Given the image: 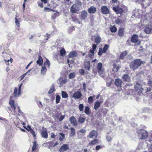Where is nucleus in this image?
Listing matches in <instances>:
<instances>
[{
  "label": "nucleus",
  "instance_id": "f257e3e1",
  "mask_svg": "<svg viewBox=\"0 0 152 152\" xmlns=\"http://www.w3.org/2000/svg\"><path fill=\"white\" fill-rule=\"evenodd\" d=\"M143 62L140 59H136L132 61L130 63V67L131 69L134 70L137 69L142 64H143Z\"/></svg>",
  "mask_w": 152,
  "mask_h": 152
},
{
  "label": "nucleus",
  "instance_id": "f03ea898",
  "mask_svg": "<svg viewBox=\"0 0 152 152\" xmlns=\"http://www.w3.org/2000/svg\"><path fill=\"white\" fill-rule=\"evenodd\" d=\"M148 136L147 132L143 129H140L139 131L138 136L140 139H144Z\"/></svg>",
  "mask_w": 152,
  "mask_h": 152
},
{
  "label": "nucleus",
  "instance_id": "7ed1b4c3",
  "mask_svg": "<svg viewBox=\"0 0 152 152\" xmlns=\"http://www.w3.org/2000/svg\"><path fill=\"white\" fill-rule=\"evenodd\" d=\"M140 82H136V84L134 86L135 90L136 91L138 92H141L142 91V90L143 89L142 88V85L141 84V80H140Z\"/></svg>",
  "mask_w": 152,
  "mask_h": 152
},
{
  "label": "nucleus",
  "instance_id": "20e7f679",
  "mask_svg": "<svg viewBox=\"0 0 152 152\" xmlns=\"http://www.w3.org/2000/svg\"><path fill=\"white\" fill-rule=\"evenodd\" d=\"M82 94L79 91H75L72 95V97L75 99H78L81 98Z\"/></svg>",
  "mask_w": 152,
  "mask_h": 152
},
{
  "label": "nucleus",
  "instance_id": "39448f33",
  "mask_svg": "<svg viewBox=\"0 0 152 152\" xmlns=\"http://www.w3.org/2000/svg\"><path fill=\"white\" fill-rule=\"evenodd\" d=\"M113 10L117 14H121L123 12V9L119 7H114Z\"/></svg>",
  "mask_w": 152,
  "mask_h": 152
},
{
  "label": "nucleus",
  "instance_id": "423d86ee",
  "mask_svg": "<svg viewBox=\"0 0 152 152\" xmlns=\"http://www.w3.org/2000/svg\"><path fill=\"white\" fill-rule=\"evenodd\" d=\"M98 135L97 132L96 131L93 130L91 131L89 134L88 137L90 138H92L93 137L96 138Z\"/></svg>",
  "mask_w": 152,
  "mask_h": 152
},
{
  "label": "nucleus",
  "instance_id": "0eeeda50",
  "mask_svg": "<svg viewBox=\"0 0 152 152\" xmlns=\"http://www.w3.org/2000/svg\"><path fill=\"white\" fill-rule=\"evenodd\" d=\"M122 79L125 82H131V81L130 77L127 74H125L122 76Z\"/></svg>",
  "mask_w": 152,
  "mask_h": 152
},
{
  "label": "nucleus",
  "instance_id": "6e6552de",
  "mask_svg": "<svg viewBox=\"0 0 152 152\" xmlns=\"http://www.w3.org/2000/svg\"><path fill=\"white\" fill-rule=\"evenodd\" d=\"M87 12L85 10L82 11L81 12L80 18L81 20L85 19L87 17Z\"/></svg>",
  "mask_w": 152,
  "mask_h": 152
},
{
  "label": "nucleus",
  "instance_id": "1a4fd4ad",
  "mask_svg": "<svg viewBox=\"0 0 152 152\" xmlns=\"http://www.w3.org/2000/svg\"><path fill=\"white\" fill-rule=\"evenodd\" d=\"M102 64L100 62L97 65L96 68L98 70V72L99 74L101 75H102L103 74L104 71L102 69Z\"/></svg>",
  "mask_w": 152,
  "mask_h": 152
},
{
  "label": "nucleus",
  "instance_id": "9d476101",
  "mask_svg": "<svg viewBox=\"0 0 152 152\" xmlns=\"http://www.w3.org/2000/svg\"><path fill=\"white\" fill-rule=\"evenodd\" d=\"M101 11L104 14H108L109 13V10L107 6H104L101 7Z\"/></svg>",
  "mask_w": 152,
  "mask_h": 152
},
{
  "label": "nucleus",
  "instance_id": "9b49d317",
  "mask_svg": "<svg viewBox=\"0 0 152 152\" xmlns=\"http://www.w3.org/2000/svg\"><path fill=\"white\" fill-rule=\"evenodd\" d=\"M123 82L121 80L119 79H116L115 82V83L118 87L121 88Z\"/></svg>",
  "mask_w": 152,
  "mask_h": 152
},
{
  "label": "nucleus",
  "instance_id": "f8f14e48",
  "mask_svg": "<svg viewBox=\"0 0 152 152\" xmlns=\"http://www.w3.org/2000/svg\"><path fill=\"white\" fill-rule=\"evenodd\" d=\"M138 40V35L136 34H134L132 37L131 41L133 43H136L137 42Z\"/></svg>",
  "mask_w": 152,
  "mask_h": 152
},
{
  "label": "nucleus",
  "instance_id": "ddd939ff",
  "mask_svg": "<svg viewBox=\"0 0 152 152\" xmlns=\"http://www.w3.org/2000/svg\"><path fill=\"white\" fill-rule=\"evenodd\" d=\"M69 121L70 123L75 126H76L77 125V123L76 121L75 118L74 116H72L69 118Z\"/></svg>",
  "mask_w": 152,
  "mask_h": 152
},
{
  "label": "nucleus",
  "instance_id": "4468645a",
  "mask_svg": "<svg viewBox=\"0 0 152 152\" xmlns=\"http://www.w3.org/2000/svg\"><path fill=\"white\" fill-rule=\"evenodd\" d=\"M69 146L67 144H64L60 148L59 151L61 152L66 151L69 149Z\"/></svg>",
  "mask_w": 152,
  "mask_h": 152
},
{
  "label": "nucleus",
  "instance_id": "2eb2a0df",
  "mask_svg": "<svg viewBox=\"0 0 152 152\" xmlns=\"http://www.w3.org/2000/svg\"><path fill=\"white\" fill-rule=\"evenodd\" d=\"M58 80L60 84V86H62L63 85L65 84L67 82L66 79L65 78L60 77Z\"/></svg>",
  "mask_w": 152,
  "mask_h": 152
},
{
  "label": "nucleus",
  "instance_id": "dca6fc26",
  "mask_svg": "<svg viewBox=\"0 0 152 152\" xmlns=\"http://www.w3.org/2000/svg\"><path fill=\"white\" fill-rule=\"evenodd\" d=\"M152 29V26L150 25H148L146 26L144 30V31L147 34H149Z\"/></svg>",
  "mask_w": 152,
  "mask_h": 152
},
{
  "label": "nucleus",
  "instance_id": "f3484780",
  "mask_svg": "<svg viewBox=\"0 0 152 152\" xmlns=\"http://www.w3.org/2000/svg\"><path fill=\"white\" fill-rule=\"evenodd\" d=\"M90 62L89 61H87L85 62L84 65L85 66V69L86 70H88V71L90 70Z\"/></svg>",
  "mask_w": 152,
  "mask_h": 152
},
{
  "label": "nucleus",
  "instance_id": "a211bd4d",
  "mask_svg": "<svg viewBox=\"0 0 152 152\" xmlns=\"http://www.w3.org/2000/svg\"><path fill=\"white\" fill-rule=\"evenodd\" d=\"M96 11V7L94 6H91L88 9V12L90 14L94 13Z\"/></svg>",
  "mask_w": 152,
  "mask_h": 152
},
{
  "label": "nucleus",
  "instance_id": "6ab92c4d",
  "mask_svg": "<svg viewBox=\"0 0 152 152\" xmlns=\"http://www.w3.org/2000/svg\"><path fill=\"white\" fill-rule=\"evenodd\" d=\"M77 53L75 51H71L69 55V57L70 58L75 57H77Z\"/></svg>",
  "mask_w": 152,
  "mask_h": 152
},
{
  "label": "nucleus",
  "instance_id": "aec40b11",
  "mask_svg": "<svg viewBox=\"0 0 152 152\" xmlns=\"http://www.w3.org/2000/svg\"><path fill=\"white\" fill-rule=\"evenodd\" d=\"M70 11L72 13H77V10L76 8V5H73L70 8Z\"/></svg>",
  "mask_w": 152,
  "mask_h": 152
},
{
  "label": "nucleus",
  "instance_id": "412c9836",
  "mask_svg": "<svg viewBox=\"0 0 152 152\" xmlns=\"http://www.w3.org/2000/svg\"><path fill=\"white\" fill-rule=\"evenodd\" d=\"M38 57L39 58L37 61V63L39 66H41L42 64L43 60L40 55L38 56Z\"/></svg>",
  "mask_w": 152,
  "mask_h": 152
},
{
  "label": "nucleus",
  "instance_id": "4be33fe9",
  "mask_svg": "<svg viewBox=\"0 0 152 152\" xmlns=\"http://www.w3.org/2000/svg\"><path fill=\"white\" fill-rule=\"evenodd\" d=\"M13 94L15 97H17L21 95L20 92H19V91H18V89L16 87L15 88Z\"/></svg>",
  "mask_w": 152,
  "mask_h": 152
},
{
  "label": "nucleus",
  "instance_id": "5701e85b",
  "mask_svg": "<svg viewBox=\"0 0 152 152\" xmlns=\"http://www.w3.org/2000/svg\"><path fill=\"white\" fill-rule=\"evenodd\" d=\"M41 135L42 137L45 138H47L48 137V135L46 130L42 131L41 132Z\"/></svg>",
  "mask_w": 152,
  "mask_h": 152
},
{
  "label": "nucleus",
  "instance_id": "b1692460",
  "mask_svg": "<svg viewBox=\"0 0 152 152\" xmlns=\"http://www.w3.org/2000/svg\"><path fill=\"white\" fill-rule=\"evenodd\" d=\"M101 39L99 36H97L95 38V42L97 44H99L100 42Z\"/></svg>",
  "mask_w": 152,
  "mask_h": 152
},
{
  "label": "nucleus",
  "instance_id": "393cba45",
  "mask_svg": "<svg viewBox=\"0 0 152 152\" xmlns=\"http://www.w3.org/2000/svg\"><path fill=\"white\" fill-rule=\"evenodd\" d=\"M127 54L126 51L123 52L120 55V57L121 59H123Z\"/></svg>",
  "mask_w": 152,
  "mask_h": 152
},
{
  "label": "nucleus",
  "instance_id": "a878e982",
  "mask_svg": "<svg viewBox=\"0 0 152 152\" xmlns=\"http://www.w3.org/2000/svg\"><path fill=\"white\" fill-rule=\"evenodd\" d=\"M100 105V103L99 102H96L94 103V108L95 110H97L98 109Z\"/></svg>",
  "mask_w": 152,
  "mask_h": 152
},
{
  "label": "nucleus",
  "instance_id": "bb28decb",
  "mask_svg": "<svg viewBox=\"0 0 152 152\" xmlns=\"http://www.w3.org/2000/svg\"><path fill=\"white\" fill-rule=\"evenodd\" d=\"M9 102L11 107H12L13 108L14 110H15L16 107L15 105L14 101L13 100H10L9 101Z\"/></svg>",
  "mask_w": 152,
  "mask_h": 152
},
{
  "label": "nucleus",
  "instance_id": "cd10ccee",
  "mask_svg": "<svg viewBox=\"0 0 152 152\" xmlns=\"http://www.w3.org/2000/svg\"><path fill=\"white\" fill-rule=\"evenodd\" d=\"M55 90H56L55 89L54 86V85H52L51 86V87L50 88L49 91L48 92V93L49 94L52 93L54 91H55Z\"/></svg>",
  "mask_w": 152,
  "mask_h": 152
},
{
  "label": "nucleus",
  "instance_id": "c85d7f7f",
  "mask_svg": "<svg viewBox=\"0 0 152 152\" xmlns=\"http://www.w3.org/2000/svg\"><path fill=\"white\" fill-rule=\"evenodd\" d=\"M46 71L47 69L46 67L45 66H42L41 70V74L43 75H45Z\"/></svg>",
  "mask_w": 152,
  "mask_h": 152
},
{
  "label": "nucleus",
  "instance_id": "c756f323",
  "mask_svg": "<svg viewBox=\"0 0 152 152\" xmlns=\"http://www.w3.org/2000/svg\"><path fill=\"white\" fill-rule=\"evenodd\" d=\"M61 96L63 98H66L68 97V95L67 93L64 91H61Z\"/></svg>",
  "mask_w": 152,
  "mask_h": 152
},
{
  "label": "nucleus",
  "instance_id": "7c9ffc66",
  "mask_svg": "<svg viewBox=\"0 0 152 152\" xmlns=\"http://www.w3.org/2000/svg\"><path fill=\"white\" fill-rule=\"evenodd\" d=\"M110 28L111 31L112 32H115L117 31V28L115 26H111Z\"/></svg>",
  "mask_w": 152,
  "mask_h": 152
},
{
  "label": "nucleus",
  "instance_id": "2f4dec72",
  "mask_svg": "<svg viewBox=\"0 0 152 152\" xmlns=\"http://www.w3.org/2000/svg\"><path fill=\"white\" fill-rule=\"evenodd\" d=\"M85 120V117H80L79 119L78 122H79L81 123H84Z\"/></svg>",
  "mask_w": 152,
  "mask_h": 152
},
{
  "label": "nucleus",
  "instance_id": "473e14b6",
  "mask_svg": "<svg viewBox=\"0 0 152 152\" xmlns=\"http://www.w3.org/2000/svg\"><path fill=\"white\" fill-rule=\"evenodd\" d=\"M109 47V46L107 44H106L104 46L103 50H102V52L103 53H105Z\"/></svg>",
  "mask_w": 152,
  "mask_h": 152
},
{
  "label": "nucleus",
  "instance_id": "72a5a7b5",
  "mask_svg": "<svg viewBox=\"0 0 152 152\" xmlns=\"http://www.w3.org/2000/svg\"><path fill=\"white\" fill-rule=\"evenodd\" d=\"M73 20L74 22L78 23L79 24L81 23V22L79 20V19L77 17L73 18Z\"/></svg>",
  "mask_w": 152,
  "mask_h": 152
},
{
  "label": "nucleus",
  "instance_id": "f704fd0d",
  "mask_svg": "<svg viewBox=\"0 0 152 152\" xmlns=\"http://www.w3.org/2000/svg\"><path fill=\"white\" fill-rule=\"evenodd\" d=\"M60 137L59 138V140L61 141H62L65 137L64 134L63 133H60Z\"/></svg>",
  "mask_w": 152,
  "mask_h": 152
},
{
  "label": "nucleus",
  "instance_id": "c9c22d12",
  "mask_svg": "<svg viewBox=\"0 0 152 152\" xmlns=\"http://www.w3.org/2000/svg\"><path fill=\"white\" fill-rule=\"evenodd\" d=\"M90 109L88 106H86L85 109V113L87 115H89V113Z\"/></svg>",
  "mask_w": 152,
  "mask_h": 152
},
{
  "label": "nucleus",
  "instance_id": "e433bc0d",
  "mask_svg": "<svg viewBox=\"0 0 152 152\" xmlns=\"http://www.w3.org/2000/svg\"><path fill=\"white\" fill-rule=\"evenodd\" d=\"M65 53L66 51L64 49L61 50L60 51V55L62 56H64L65 55Z\"/></svg>",
  "mask_w": 152,
  "mask_h": 152
},
{
  "label": "nucleus",
  "instance_id": "4c0bfd02",
  "mask_svg": "<svg viewBox=\"0 0 152 152\" xmlns=\"http://www.w3.org/2000/svg\"><path fill=\"white\" fill-rule=\"evenodd\" d=\"M71 130V134H72V136H74L75 133V129L72 127L70 128Z\"/></svg>",
  "mask_w": 152,
  "mask_h": 152
},
{
  "label": "nucleus",
  "instance_id": "58836bf2",
  "mask_svg": "<svg viewBox=\"0 0 152 152\" xmlns=\"http://www.w3.org/2000/svg\"><path fill=\"white\" fill-rule=\"evenodd\" d=\"M118 35L120 37L122 36L123 35V30L120 29L118 32Z\"/></svg>",
  "mask_w": 152,
  "mask_h": 152
},
{
  "label": "nucleus",
  "instance_id": "ea45409f",
  "mask_svg": "<svg viewBox=\"0 0 152 152\" xmlns=\"http://www.w3.org/2000/svg\"><path fill=\"white\" fill-rule=\"evenodd\" d=\"M60 99V96L59 95L56 96V104H58L59 102Z\"/></svg>",
  "mask_w": 152,
  "mask_h": 152
},
{
  "label": "nucleus",
  "instance_id": "a19ab883",
  "mask_svg": "<svg viewBox=\"0 0 152 152\" xmlns=\"http://www.w3.org/2000/svg\"><path fill=\"white\" fill-rule=\"evenodd\" d=\"M106 139L108 142H110L111 141V137L109 133L107 134V135Z\"/></svg>",
  "mask_w": 152,
  "mask_h": 152
},
{
  "label": "nucleus",
  "instance_id": "79ce46f5",
  "mask_svg": "<svg viewBox=\"0 0 152 152\" xmlns=\"http://www.w3.org/2000/svg\"><path fill=\"white\" fill-rule=\"evenodd\" d=\"M33 143H34V144L33 145L32 151H34L37 148V145L36 142H33Z\"/></svg>",
  "mask_w": 152,
  "mask_h": 152
},
{
  "label": "nucleus",
  "instance_id": "37998d69",
  "mask_svg": "<svg viewBox=\"0 0 152 152\" xmlns=\"http://www.w3.org/2000/svg\"><path fill=\"white\" fill-rule=\"evenodd\" d=\"M115 22L118 25H120L122 22V20L118 18L117 19L115 20Z\"/></svg>",
  "mask_w": 152,
  "mask_h": 152
},
{
  "label": "nucleus",
  "instance_id": "c03bdc74",
  "mask_svg": "<svg viewBox=\"0 0 152 152\" xmlns=\"http://www.w3.org/2000/svg\"><path fill=\"white\" fill-rule=\"evenodd\" d=\"M69 76L70 79L73 78L75 77V74L74 73H71L69 75Z\"/></svg>",
  "mask_w": 152,
  "mask_h": 152
},
{
  "label": "nucleus",
  "instance_id": "a18cd8bd",
  "mask_svg": "<svg viewBox=\"0 0 152 152\" xmlns=\"http://www.w3.org/2000/svg\"><path fill=\"white\" fill-rule=\"evenodd\" d=\"M84 106L82 104H79V109L80 111H82L83 110Z\"/></svg>",
  "mask_w": 152,
  "mask_h": 152
},
{
  "label": "nucleus",
  "instance_id": "49530a36",
  "mask_svg": "<svg viewBox=\"0 0 152 152\" xmlns=\"http://www.w3.org/2000/svg\"><path fill=\"white\" fill-rule=\"evenodd\" d=\"M98 142V140L97 139H95L92 141L90 143V144L94 145L97 142Z\"/></svg>",
  "mask_w": 152,
  "mask_h": 152
},
{
  "label": "nucleus",
  "instance_id": "de8ad7c7",
  "mask_svg": "<svg viewBox=\"0 0 152 152\" xmlns=\"http://www.w3.org/2000/svg\"><path fill=\"white\" fill-rule=\"evenodd\" d=\"M44 64L45 66H48V67H50V61L48 60H47L46 62H45Z\"/></svg>",
  "mask_w": 152,
  "mask_h": 152
},
{
  "label": "nucleus",
  "instance_id": "09e8293b",
  "mask_svg": "<svg viewBox=\"0 0 152 152\" xmlns=\"http://www.w3.org/2000/svg\"><path fill=\"white\" fill-rule=\"evenodd\" d=\"M119 66H118L113 67V71L114 72H117L118 70Z\"/></svg>",
  "mask_w": 152,
  "mask_h": 152
},
{
  "label": "nucleus",
  "instance_id": "8fccbe9b",
  "mask_svg": "<svg viewBox=\"0 0 152 152\" xmlns=\"http://www.w3.org/2000/svg\"><path fill=\"white\" fill-rule=\"evenodd\" d=\"M15 23L16 25L18 27H19L20 26V24L19 22V21L18 20H17V18L16 17L15 18Z\"/></svg>",
  "mask_w": 152,
  "mask_h": 152
},
{
  "label": "nucleus",
  "instance_id": "3c124183",
  "mask_svg": "<svg viewBox=\"0 0 152 152\" xmlns=\"http://www.w3.org/2000/svg\"><path fill=\"white\" fill-rule=\"evenodd\" d=\"M102 53H103L102 52V48H99L98 54L99 56H101L102 54Z\"/></svg>",
  "mask_w": 152,
  "mask_h": 152
},
{
  "label": "nucleus",
  "instance_id": "603ef678",
  "mask_svg": "<svg viewBox=\"0 0 152 152\" xmlns=\"http://www.w3.org/2000/svg\"><path fill=\"white\" fill-rule=\"evenodd\" d=\"M29 132H30L31 134L34 137H35L36 136L35 132L32 129H31L30 131Z\"/></svg>",
  "mask_w": 152,
  "mask_h": 152
},
{
  "label": "nucleus",
  "instance_id": "864d4df0",
  "mask_svg": "<svg viewBox=\"0 0 152 152\" xmlns=\"http://www.w3.org/2000/svg\"><path fill=\"white\" fill-rule=\"evenodd\" d=\"M44 10L45 11H47L48 12H50V11H52L53 10H51V9H50V8H48L47 7H45L44 8Z\"/></svg>",
  "mask_w": 152,
  "mask_h": 152
},
{
  "label": "nucleus",
  "instance_id": "5fc2aeb1",
  "mask_svg": "<svg viewBox=\"0 0 152 152\" xmlns=\"http://www.w3.org/2000/svg\"><path fill=\"white\" fill-rule=\"evenodd\" d=\"M50 35V34H46V36L47 37V38H46L45 37H46V36H45V38H44V39H46V40H48V39H49L50 38V37H49V36Z\"/></svg>",
  "mask_w": 152,
  "mask_h": 152
},
{
  "label": "nucleus",
  "instance_id": "6e6d98bb",
  "mask_svg": "<svg viewBox=\"0 0 152 152\" xmlns=\"http://www.w3.org/2000/svg\"><path fill=\"white\" fill-rule=\"evenodd\" d=\"M79 72L81 75H83L85 73V71L83 69H81L79 70Z\"/></svg>",
  "mask_w": 152,
  "mask_h": 152
},
{
  "label": "nucleus",
  "instance_id": "4d7b16f0",
  "mask_svg": "<svg viewBox=\"0 0 152 152\" xmlns=\"http://www.w3.org/2000/svg\"><path fill=\"white\" fill-rule=\"evenodd\" d=\"M24 127L28 131H30L31 130V129H32L31 128L30 126H28L27 128L25 127V126H24Z\"/></svg>",
  "mask_w": 152,
  "mask_h": 152
},
{
  "label": "nucleus",
  "instance_id": "13d9d810",
  "mask_svg": "<svg viewBox=\"0 0 152 152\" xmlns=\"http://www.w3.org/2000/svg\"><path fill=\"white\" fill-rule=\"evenodd\" d=\"M102 148V146L100 145H99L97 146L96 147V149L97 151L99 150V149Z\"/></svg>",
  "mask_w": 152,
  "mask_h": 152
},
{
  "label": "nucleus",
  "instance_id": "bf43d9fd",
  "mask_svg": "<svg viewBox=\"0 0 152 152\" xmlns=\"http://www.w3.org/2000/svg\"><path fill=\"white\" fill-rule=\"evenodd\" d=\"M92 50H94L95 51L96 48V45L95 44H94L92 45Z\"/></svg>",
  "mask_w": 152,
  "mask_h": 152
},
{
  "label": "nucleus",
  "instance_id": "052dcab7",
  "mask_svg": "<svg viewBox=\"0 0 152 152\" xmlns=\"http://www.w3.org/2000/svg\"><path fill=\"white\" fill-rule=\"evenodd\" d=\"M93 100V98L92 96H89L88 99V102H91Z\"/></svg>",
  "mask_w": 152,
  "mask_h": 152
},
{
  "label": "nucleus",
  "instance_id": "680f3d73",
  "mask_svg": "<svg viewBox=\"0 0 152 152\" xmlns=\"http://www.w3.org/2000/svg\"><path fill=\"white\" fill-rule=\"evenodd\" d=\"M75 5H76V6L77 5L80 6L81 5V2L79 1H77L76 2V4Z\"/></svg>",
  "mask_w": 152,
  "mask_h": 152
},
{
  "label": "nucleus",
  "instance_id": "e2e57ef3",
  "mask_svg": "<svg viewBox=\"0 0 152 152\" xmlns=\"http://www.w3.org/2000/svg\"><path fill=\"white\" fill-rule=\"evenodd\" d=\"M22 84H23L22 83H21L20 85H19V87L18 89V91H19V93L20 92L21 88V86L22 85Z\"/></svg>",
  "mask_w": 152,
  "mask_h": 152
},
{
  "label": "nucleus",
  "instance_id": "0e129e2a",
  "mask_svg": "<svg viewBox=\"0 0 152 152\" xmlns=\"http://www.w3.org/2000/svg\"><path fill=\"white\" fill-rule=\"evenodd\" d=\"M79 132L82 133H85L86 132V131L85 129H82L80 130Z\"/></svg>",
  "mask_w": 152,
  "mask_h": 152
},
{
  "label": "nucleus",
  "instance_id": "69168bd1",
  "mask_svg": "<svg viewBox=\"0 0 152 152\" xmlns=\"http://www.w3.org/2000/svg\"><path fill=\"white\" fill-rule=\"evenodd\" d=\"M144 0H137V2L138 3H141L142 4H143L144 5V3H142V2H144Z\"/></svg>",
  "mask_w": 152,
  "mask_h": 152
},
{
  "label": "nucleus",
  "instance_id": "338daca9",
  "mask_svg": "<svg viewBox=\"0 0 152 152\" xmlns=\"http://www.w3.org/2000/svg\"><path fill=\"white\" fill-rule=\"evenodd\" d=\"M64 115H62L59 118V121H61L64 118Z\"/></svg>",
  "mask_w": 152,
  "mask_h": 152
},
{
  "label": "nucleus",
  "instance_id": "774afa93",
  "mask_svg": "<svg viewBox=\"0 0 152 152\" xmlns=\"http://www.w3.org/2000/svg\"><path fill=\"white\" fill-rule=\"evenodd\" d=\"M148 82L149 84L152 85V78L149 79Z\"/></svg>",
  "mask_w": 152,
  "mask_h": 152
}]
</instances>
